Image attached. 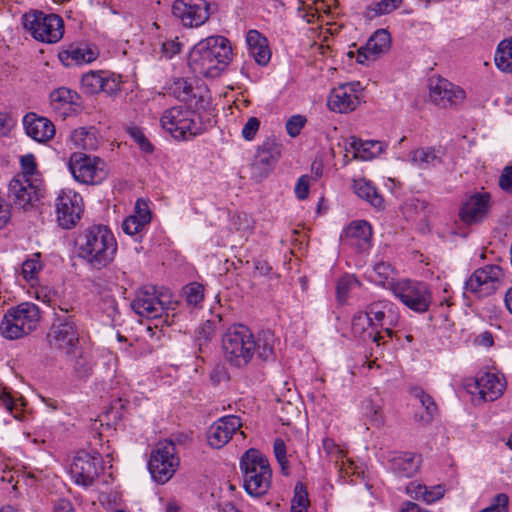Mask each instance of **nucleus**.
Instances as JSON below:
<instances>
[{
	"instance_id": "nucleus-1",
	"label": "nucleus",
	"mask_w": 512,
	"mask_h": 512,
	"mask_svg": "<svg viewBox=\"0 0 512 512\" xmlns=\"http://www.w3.org/2000/svg\"><path fill=\"white\" fill-rule=\"evenodd\" d=\"M271 337V335L266 337L261 349L247 326L233 324L222 334L221 347L224 359L231 366L242 368L251 362L258 348L259 356L266 360L273 355V346L269 343Z\"/></svg>"
},
{
	"instance_id": "nucleus-2",
	"label": "nucleus",
	"mask_w": 512,
	"mask_h": 512,
	"mask_svg": "<svg viewBox=\"0 0 512 512\" xmlns=\"http://www.w3.org/2000/svg\"><path fill=\"white\" fill-rule=\"evenodd\" d=\"M232 48L223 36H210L194 45L189 54V67L200 76L217 77L230 63Z\"/></svg>"
},
{
	"instance_id": "nucleus-3",
	"label": "nucleus",
	"mask_w": 512,
	"mask_h": 512,
	"mask_svg": "<svg viewBox=\"0 0 512 512\" xmlns=\"http://www.w3.org/2000/svg\"><path fill=\"white\" fill-rule=\"evenodd\" d=\"M160 127L175 141H190L203 134L211 125L210 119L189 105L179 104L165 109L159 118Z\"/></svg>"
},
{
	"instance_id": "nucleus-4",
	"label": "nucleus",
	"mask_w": 512,
	"mask_h": 512,
	"mask_svg": "<svg viewBox=\"0 0 512 512\" xmlns=\"http://www.w3.org/2000/svg\"><path fill=\"white\" fill-rule=\"evenodd\" d=\"M76 247L79 256L97 269L109 265L117 252L114 234L104 225L84 230L76 239Z\"/></svg>"
},
{
	"instance_id": "nucleus-5",
	"label": "nucleus",
	"mask_w": 512,
	"mask_h": 512,
	"mask_svg": "<svg viewBox=\"0 0 512 512\" xmlns=\"http://www.w3.org/2000/svg\"><path fill=\"white\" fill-rule=\"evenodd\" d=\"M53 349L67 356H78L74 369L82 377L91 370V364L79 352V331L71 316H57L47 335Z\"/></svg>"
},
{
	"instance_id": "nucleus-6",
	"label": "nucleus",
	"mask_w": 512,
	"mask_h": 512,
	"mask_svg": "<svg viewBox=\"0 0 512 512\" xmlns=\"http://www.w3.org/2000/svg\"><path fill=\"white\" fill-rule=\"evenodd\" d=\"M243 487L252 497L265 495L271 487L272 469L268 459L257 449L247 450L241 457Z\"/></svg>"
},
{
	"instance_id": "nucleus-7",
	"label": "nucleus",
	"mask_w": 512,
	"mask_h": 512,
	"mask_svg": "<svg viewBox=\"0 0 512 512\" xmlns=\"http://www.w3.org/2000/svg\"><path fill=\"white\" fill-rule=\"evenodd\" d=\"M40 321V311L37 305L23 302L5 313L1 324V335L9 340L22 338L34 331Z\"/></svg>"
},
{
	"instance_id": "nucleus-8",
	"label": "nucleus",
	"mask_w": 512,
	"mask_h": 512,
	"mask_svg": "<svg viewBox=\"0 0 512 512\" xmlns=\"http://www.w3.org/2000/svg\"><path fill=\"white\" fill-rule=\"evenodd\" d=\"M176 304L169 290L144 286L137 291L131 307L140 317L157 319L164 315L168 317L169 312L175 310Z\"/></svg>"
},
{
	"instance_id": "nucleus-9",
	"label": "nucleus",
	"mask_w": 512,
	"mask_h": 512,
	"mask_svg": "<svg viewBox=\"0 0 512 512\" xmlns=\"http://www.w3.org/2000/svg\"><path fill=\"white\" fill-rule=\"evenodd\" d=\"M23 24L35 40L43 43H57L64 35L63 19L56 14L32 11L24 15Z\"/></svg>"
},
{
	"instance_id": "nucleus-10",
	"label": "nucleus",
	"mask_w": 512,
	"mask_h": 512,
	"mask_svg": "<svg viewBox=\"0 0 512 512\" xmlns=\"http://www.w3.org/2000/svg\"><path fill=\"white\" fill-rule=\"evenodd\" d=\"M67 168L75 181L86 185L102 183L109 173L104 160L81 152L70 155Z\"/></svg>"
},
{
	"instance_id": "nucleus-11",
	"label": "nucleus",
	"mask_w": 512,
	"mask_h": 512,
	"mask_svg": "<svg viewBox=\"0 0 512 512\" xmlns=\"http://www.w3.org/2000/svg\"><path fill=\"white\" fill-rule=\"evenodd\" d=\"M392 294L403 305L416 313H425L432 303L430 286L423 281L401 279L392 286Z\"/></svg>"
},
{
	"instance_id": "nucleus-12",
	"label": "nucleus",
	"mask_w": 512,
	"mask_h": 512,
	"mask_svg": "<svg viewBox=\"0 0 512 512\" xmlns=\"http://www.w3.org/2000/svg\"><path fill=\"white\" fill-rule=\"evenodd\" d=\"M179 463L180 459L176 453L175 444L172 441L164 440L158 442L152 450L148 469L155 482L165 484L173 477Z\"/></svg>"
},
{
	"instance_id": "nucleus-13",
	"label": "nucleus",
	"mask_w": 512,
	"mask_h": 512,
	"mask_svg": "<svg viewBox=\"0 0 512 512\" xmlns=\"http://www.w3.org/2000/svg\"><path fill=\"white\" fill-rule=\"evenodd\" d=\"M506 386L505 376L493 371L479 372L465 383L466 390L475 404L497 400L503 395Z\"/></svg>"
},
{
	"instance_id": "nucleus-14",
	"label": "nucleus",
	"mask_w": 512,
	"mask_h": 512,
	"mask_svg": "<svg viewBox=\"0 0 512 512\" xmlns=\"http://www.w3.org/2000/svg\"><path fill=\"white\" fill-rule=\"evenodd\" d=\"M54 208L58 226L70 230L82 218L84 212L83 198L73 189H62L54 200Z\"/></svg>"
},
{
	"instance_id": "nucleus-15",
	"label": "nucleus",
	"mask_w": 512,
	"mask_h": 512,
	"mask_svg": "<svg viewBox=\"0 0 512 512\" xmlns=\"http://www.w3.org/2000/svg\"><path fill=\"white\" fill-rule=\"evenodd\" d=\"M503 270L498 265H486L476 269L465 282V293L481 298L493 294L501 285Z\"/></svg>"
},
{
	"instance_id": "nucleus-16",
	"label": "nucleus",
	"mask_w": 512,
	"mask_h": 512,
	"mask_svg": "<svg viewBox=\"0 0 512 512\" xmlns=\"http://www.w3.org/2000/svg\"><path fill=\"white\" fill-rule=\"evenodd\" d=\"M364 87L359 81H352L333 88L328 96L327 106L336 113L354 111L361 103Z\"/></svg>"
},
{
	"instance_id": "nucleus-17",
	"label": "nucleus",
	"mask_w": 512,
	"mask_h": 512,
	"mask_svg": "<svg viewBox=\"0 0 512 512\" xmlns=\"http://www.w3.org/2000/svg\"><path fill=\"white\" fill-rule=\"evenodd\" d=\"M372 246V227L365 220H355L340 235V247L344 252L361 254Z\"/></svg>"
},
{
	"instance_id": "nucleus-18",
	"label": "nucleus",
	"mask_w": 512,
	"mask_h": 512,
	"mask_svg": "<svg viewBox=\"0 0 512 512\" xmlns=\"http://www.w3.org/2000/svg\"><path fill=\"white\" fill-rule=\"evenodd\" d=\"M101 469V455L96 451L82 450L74 456L69 472L77 485L87 487L95 481Z\"/></svg>"
},
{
	"instance_id": "nucleus-19",
	"label": "nucleus",
	"mask_w": 512,
	"mask_h": 512,
	"mask_svg": "<svg viewBox=\"0 0 512 512\" xmlns=\"http://www.w3.org/2000/svg\"><path fill=\"white\" fill-rule=\"evenodd\" d=\"M172 13L185 27L196 28L209 19L210 5L206 0H175Z\"/></svg>"
},
{
	"instance_id": "nucleus-20",
	"label": "nucleus",
	"mask_w": 512,
	"mask_h": 512,
	"mask_svg": "<svg viewBox=\"0 0 512 512\" xmlns=\"http://www.w3.org/2000/svg\"><path fill=\"white\" fill-rule=\"evenodd\" d=\"M41 195V181L26 179L25 176H15L9 183V197L19 208L33 206Z\"/></svg>"
},
{
	"instance_id": "nucleus-21",
	"label": "nucleus",
	"mask_w": 512,
	"mask_h": 512,
	"mask_svg": "<svg viewBox=\"0 0 512 512\" xmlns=\"http://www.w3.org/2000/svg\"><path fill=\"white\" fill-rule=\"evenodd\" d=\"M466 98L465 91L445 78H436L430 81L429 99L442 108L461 104Z\"/></svg>"
},
{
	"instance_id": "nucleus-22",
	"label": "nucleus",
	"mask_w": 512,
	"mask_h": 512,
	"mask_svg": "<svg viewBox=\"0 0 512 512\" xmlns=\"http://www.w3.org/2000/svg\"><path fill=\"white\" fill-rule=\"evenodd\" d=\"M98 57L97 47L85 43H71L58 53L59 61L67 68L91 64Z\"/></svg>"
},
{
	"instance_id": "nucleus-23",
	"label": "nucleus",
	"mask_w": 512,
	"mask_h": 512,
	"mask_svg": "<svg viewBox=\"0 0 512 512\" xmlns=\"http://www.w3.org/2000/svg\"><path fill=\"white\" fill-rule=\"evenodd\" d=\"M372 316L374 328L382 327L389 337L393 335V327H396L400 312L398 307L389 300H378L368 305Z\"/></svg>"
},
{
	"instance_id": "nucleus-24",
	"label": "nucleus",
	"mask_w": 512,
	"mask_h": 512,
	"mask_svg": "<svg viewBox=\"0 0 512 512\" xmlns=\"http://www.w3.org/2000/svg\"><path fill=\"white\" fill-rule=\"evenodd\" d=\"M241 426L240 418L235 415H228L218 419L208 429V444L216 449L222 448Z\"/></svg>"
},
{
	"instance_id": "nucleus-25",
	"label": "nucleus",
	"mask_w": 512,
	"mask_h": 512,
	"mask_svg": "<svg viewBox=\"0 0 512 512\" xmlns=\"http://www.w3.org/2000/svg\"><path fill=\"white\" fill-rule=\"evenodd\" d=\"M390 44L391 38L388 31L379 29L368 39L365 46L357 50L356 61L360 64L374 61L389 50Z\"/></svg>"
},
{
	"instance_id": "nucleus-26",
	"label": "nucleus",
	"mask_w": 512,
	"mask_h": 512,
	"mask_svg": "<svg viewBox=\"0 0 512 512\" xmlns=\"http://www.w3.org/2000/svg\"><path fill=\"white\" fill-rule=\"evenodd\" d=\"M26 134L39 143H47L55 135V125L46 117L28 113L23 118Z\"/></svg>"
},
{
	"instance_id": "nucleus-27",
	"label": "nucleus",
	"mask_w": 512,
	"mask_h": 512,
	"mask_svg": "<svg viewBox=\"0 0 512 512\" xmlns=\"http://www.w3.org/2000/svg\"><path fill=\"white\" fill-rule=\"evenodd\" d=\"M77 92L60 87L50 93V108L59 117L66 118L75 113L79 105Z\"/></svg>"
},
{
	"instance_id": "nucleus-28",
	"label": "nucleus",
	"mask_w": 512,
	"mask_h": 512,
	"mask_svg": "<svg viewBox=\"0 0 512 512\" xmlns=\"http://www.w3.org/2000/svg\"><path fill=\"white\" fill-rule=\"evenodd\" d=\"M489 200L487 193H477L467 198L460 208L459 216L461 220L466 224L483 220L489 210Z\"/></svg>"
},
{
	"instance_id": "nucleus-29",
	"label": "nucleus",
	"mask_w": 512,
	"mask_h": 512,
	"mask_svg": "<svg viewBox=\"0 0 512 512\" xmlns=\"http://www.w3.org/2000/svg\"><path fill=\"white\" fill-rule=\"evenodd\" d=\"M389 469L399 477H412L420 467L421 457L412 452H392L388 456Z\"/></svg>"
},
{
	"instance_id": "nucleus-30",
	"label": "nucleus",
	"mask_w": 512,
	"mask_h": 512,
	"mask_svg": "<svg viewBox=\"0 0 512 512\" xmlns=\"http://www.w3.org/2000/svg\"><path fill=\"white\" fill-rule=\"evenodd\" d=\"M151 219L152 213L148 202L139 199L135 203L134 213L123 221L122 230L130 236L138 235L149 225Z\"/></svg>"
},
{
	"instance_id": "nucleus-31",
	"label": "nucleus",
	"mask_w": 512,
	"mask_h": 512,
	"mask_svg": "<svg viewBox=\"0 0 512 512\" xmlns=\"http://www.w3.org/2000/svg\"><path fill=\"white\" fill-rule=\"evenodd\" d=\"M100 137L95 127H78L74 129L68 139L71 149L94 151L98 148Z\"/></svg>"
},
{
	"instance_id": "nucleus-32",
	"label": "nucleus",
	"mask_w": 512,
	"mask_h": 512,
	"mask_svg": "<svg viewBox=\"0 0 512 512\" xmlns=\"http://www.w3.org/2000/svg\"><path fill=\"white\" fill-rule=\"evenodd\" d=\"M365 276L371 283L390 291H392V286L397 282L395 281V270L393 267L382 260L375 262L371 268L367 269Z\"/></svg>"
},
{
	"instance_id": "nucleus-33",
	"label": "nucleus",
	"mask_w": 512,
	"mask_h": 512,
	"mask_svg": "<svg viewBox=\"0 0 512 512\" xmlns=\"http://www.w3.org/2000/svg\"><path fill=\"white\" fill-rule=\"evenodd\" d=\"M249 54L259 65H266L271 58L267 39L257 30H249L246 35Z\"/></svg>"
},
{
	"instance_id": "nucleus-34",
	"label": "nucleus",
	"mask_w": 512,
	"mask_h": 512,
	"mask_svg": "<svg viewBox=\"0 0 512 512\" xmlns=\"http://www.w3.org/2000/svg\"><path fill=\"white\" fill-rule=\"evenodd\" d=\"M407 161L417 168L427 169L442 162L441 152L432 148H421L411 151Z\"/></svg>"
},
{
	"instance_id": "nucleus-35",
	"label": "nucleus",
	"mask_w": 512,
	"mask_h": 512,
	"mask_svg": "<svg viewBox=\"0 0 512 512\" xmlns=\"http://www.w3.org/2000/svg\"><path fill=\"white\" fill-rule=\"evenodd\" d=\"M281 156V145L276 142H268L263 144L256 152L254 167L262 166L264 172L267 174L271 166Z\"/></svg>"
},
{
	"instance_id": "nucleus-36",
	"label": "nucleus",
	"mask_w": 512,
	"mask_h": 512,
	"mask_svg": "<svg viewBox=\"0 0 512 512\" xmlns=\"http://www.w3.org/2000/svg\"><path fill=\"white\" fill-rule=\"evenodd\" d=\"M353 190L355 194L360 197L361 199H364L368 203H370L375 208H381L383 205V199L378 194L375 186L373 183L364 178V177H357L353 180Z\"/></svg>"
},
{
	"instance_id": "nucleus-37",
	"label": "nucleus",
	"mask_w": 512,
	"mask_h": 512,
	"mask_svg": "<svg viewBox=\"0 0 512 512\" xmlns=\"http://www.w3.org/2000/svg\"><path fill=\"white\" fill-rule=\"evenodd\" d=\"M415 396L420 405L414 414V419L416 422L426 425L433 420L437 406L433 399L422 390H416Z\"/></svg>"
},
{
	"instance_id": "nucleus-38",
	"label": "nucleus",
	"mask_w": 512,
	"mask_h": 512,
	"mask_svg": "<svg viewBox=\"0 0 512 512\" xmlns=\"http://www.w3.org/2000/svg\"><path fill=\"white\" fill-rule=\"evenodd\" d=\"M354 156L362 161H370L381 155L386 145L381 141H356L353 140Z\"/></svg>"
},
{
	"instance_id": "nucleus-39",
	"label": "nucleus",
	"mask_w": 512,
	"mask_h": 512,
	"mask_svg": "<svg viewBox=\"0 0 512 512\" xmlns=\"http://www.w3.org/2000/svg\"><path fill=\"white\" fill-rule=\"evenodd\" d=\"M494 64L503 73H512V37L503 39L496 47Z\"/></svg>"
},
{
	"instance_id": "nucleus-40",
	"label": "nucleus",
	"mask_w": 512,
	"mask_h": 512,
	"mask_svg": "<svg viewBox=\"0 0 512 512\" xmlns=\"http://www.w3.org/2000/svg\"><path fill=\"white\" fill-rule=\"evenodd\" d=\"M359 411L365 422L380 426L383 423V413L381 405L370 399L365 398L360 402Z\"/></svg>"
},
{
	"instance_id": "nucleus-41",
	"label": "nucleus",
	"mask_w": 512,
	"mask_h": 512,
	"mask_svg": "<svg viewBox=\"0 0 512 512\" xmlns=\"http://www.w3.org/2000/svg\"><path fill=\"white\" fill-rule=\"evenodd\" d=\"M40 254L35 253L27 258L21 265L20 276L29 284L38 281V275L43 269V263Z\"/></svg>"
},
{
	"instance_id": "nucleus-42",
	"label": "nucleus",
	"mask_w": 512,
	"mask_h": 512,
	"mask_svg": "<svg viewBox=\"0 0 512 512\" xmlns=\"http://www.w3.org/2000/svg\"><path fill=\"white\" fill-rule=\"evenodd\" d=\"M403 0H380L371 3L365 10V17L367 19H374L382 15L390 14L396 10Z\"/></svg>"
},
{
	"instance_id": "nucleus-43",
	"label": "nucleus",
	"mask_w": 512,
	"mask_h": 512,
	"mask_svg": "<svg viewBox=\"0 0 512 512\" xmlns=\"http://www.w3.org/2000/svg\"><path fill=\"white\" fill-rule=\"evenodd\" d=\"M0 406L9 412L15 419L21 420V408L23 402L20 398H14L5 388L0 387Z\"/></svg>"
},
{
	"instance_id": "nucleus-44",
	"label": "nucleus",
	"mask_w": 512,
	"mask_h": 512,
	"mask_svg": "<svg viewBox=\"0 0 512 512\" xmlns=\"http://www.w3.org/2000/svg\"><path fill=\"white\" fill-rule=\"evenodd\" d=\"M104 72L90 71L83 75L81 79V87L87 94H96L103 89Z\"/></svg>"
},
{
	"instance_id": "nucleus-45",
	"label": "nucleus",
	"mask_w": 512,
	"mask_h": 512,
	"mask_svg": "<svg viewBox=\"0 0 512 512\" xmlns=\"http://www.w3.org/2000/svg\"><path fill=\"white\" fill-rule=\"evenodd\" d=\"M351 327L353 333L357 336L364 334L368 328L374 327L372 316L368 308L365 311H358L353 315Z\"/></svg>"
},
{
	"instance_id": "nucleus-46",
	"label": "nucleus",
	"mask_w": 512,
	"mask_h": 512,
	"mask_svg": "<svg viewBox=\"0 0 512 512\" xmlns=\"http://www.w3.org/2000/svg\"><path fill=\"white\" fill-rule=\"evenodd\" d=\"M27 293L30 297L35 298L45 304H51L56 295L52 288L46 285H41L38 283V281L36 283L30 284Z\"/></svg>"
},
{
	"instance_id": "nucleus-47",
	"label": "nucleus",
	"mask_w": 512,
	"mask_h": 512,
	"mask_svg": "<svg viewBox=\"0 0 512 512\" xmlns=\"http://www.w3.org/2000/svg\"><path fill=\"white\" fill-rule=\"evenodd\" d=\"M360 285L358 279L354 275L347 274L341 277L337 282L336 294L339 302H345L350 290Z\"/></svg>"
},
{
	"instance_id": "nucleus-48",
	"label": "nucleus",
	"mask_w": 512,
	"mask_h": 512,
	"mask_svg": "<svg viewBox=\"0 0 512 512\" xmlns=\"http://www.w3.org/2000/svg\"><path fill=\"white\" fill-rule=\"evenodd\" d=\"M308 504V493L304 486L298 483L295 486L294 496L291 501V512H307Z\"/></svg>"
},
{
	"instance_id": "nucleus-49",
	"label": "nucleus",
	"mask_w": 512,
	"mask_h": 512,
	"mask_svg": "<svg viewBox=\"0 0 512 512\" xmlns=\"http://www.w3.org/2000/svg\"><path fill=\"white\" fill-rule=\"evenodd\" d=\"M21 173L16 176H25L26 179H39L35 156L26 154L20 157Z\"/></svg>"
},
{
	"instance_id": "nucleus-50",
	"label": "nucleus",
	"mask_w": 512,
	"mask_h": 512,
	"mask_svg": "<svg viewBox=\"0 0 512 512\" xmlns=\"http://www.w3.org/2000/svg\"><path fill=\"white\" fill-rule=\"evenodd\" d=\"M446 491V486L443 484H437L433 486L425 485V489L423 490L422 502H424L427 505H431L437 502L438 500L442 499Z\"/></svg>"
},
{
	"instance_id": "nucleus-51",
	"label": "nucleus",
	"mask_w": 512,
	"mask_h": 512,
	"mask_svg": "<svg viewBox=\"0 0 512 512\" xmlns=\"http://www.w3.org/2000/svg\"><path fill=\"white\" fill-rule=\"evenodd\" d=\"M204 288L199 283H191L184 289L186 301L189 305L198 306L203 300Z\"/></svg>"
},
{
	"instance_id": "nucleus-52",
	"label": "nucleus",
	"mask_w": 512,
	"mask_h": 512,
	"mask_svg": "<svg viewBox=\"0 0 512 512\" xmlns=\"http://www.w3.org/2000/svg\"><path fill=\"white\" fill-rule=\"evenodd\" d=\"M306 123L307 118L304 115L296 114L291 116L285 125L287 134L292 138L297 137L305 127Z\"/></svg>"
},
{
	"instance_id": "nucleus-53",
	"label": "nucleus",
	"mask_w": 512,
	"mask_h": 512,
	"mask_svg": "<svg viewBox=\"0 0 512 512\" xmlns=\"http://www.w3.org/2000/svg\"><path fill=\"white\" fill-rule=\"evenodd\" d=\"M127 133L130 137L139 145V147L145 152H151L153 147L151 143L146 138L142 128L138 126H128Z\"/></svg>"
},
{
	"instance_id": "nucleus-54",
	"label": "nucleus",
	"mask_w": 512,
	"mask_h": 512,
	"mask_svg": "<svg viewBox=\"0 0 512 512\" xmlns=\"http://www.w3.org/2000/svg\"><path fill=\"white\" fill-rule=\"evenodd\" d=\"M509 498L504 493L497 494L490 505L479 512H508Z\"/></svg>"
},
{
	"instance_id": "nucleus-55",
	"label": "nucleus",
	"mask_w": 512,
	"mask_h": 512,
	"mask_svg": "<svg viewBox=\"0 0 512 512\" xmlns=\"http://www.w3.org/2000/svg\"><path fill=\"white\" fill-rule=\"evenodd\" d=\"M274 454L281 466L282 472L284 474H288V460H287V452L285 442L277 438L274 442Z\"/></svg>"
},
{
	"instance_id": "nucleus-56",
	"label": "nucleus",
	"mask_w": 512,
	"mask_h": 512,
	"mask_svg": "<svg viewBox=\"0 0 512 512\" xmlns=\"http://www.w3.org/2000/svg\"><path fill=\"white\" fill-rule=\"evenodd\" d=\"M336 465L339 467L343 477L350 478L354 475L360 474L359 467L351 459H349L345 453L344 457L341 456L339 458V462L336 463Z\"/></svg>"
},
{
	"instance_id": "nucleus-57",
	"label": "nucleus",
	"mask_w": 512,
	"mask_h": 512,
	"mask_svg": "<svg viewBox=\"0 0 512 512\" xmlns=\"http://www.w3.org/2000/svg\"><path fill=\"white\" fill-rule=\"evenodd\" d=\"M121 79L120 76L114 74H108L104 72L103 75V89L101 92L107 94H114L120 90Z\"/></svg>"
},
{
	"instance_id": "nucleus-58",
	"label": "nucleus",
	"mask_w": 512,
	"mask_h": 512,
	"mask_svg": "<svg viewBox=\"0 0 512 512\" xmlns=\"http://www.w3.org/2000/svg\"><path fill=\"white\" fill-rule=\"evenodd\" d=\"M260 127V121L256 117L247 120L242 129V136L245 140L251 141L255 138Z\"/></svg>"
},
{
	"instance_id": "nucleus-59",
	"label": "nucleus",
	"mask_w": 512,
	"mask_h": 512,
	"mask_svg": "<svg viewBox=\"0 0 512 512\" xmlns=\"http://www.w3.org/2000/svg\"><path fill=\"white\" fill-rule=\"evenodd\" d=\"M181 44L178 39L166 40L161 43V53L166 59L172 58L174 55L180 52Z\"/></svg>"
},
{
	"instance_id": "nucleus-60",
	"label": "nucleus",
	"mask_w": 512,
	"mask_h": 512,
	"mask_svg": "<svg viewBox=\"0 0 512 512\" xmlns=\"http://www.w3.org/2000/svg\"><path fill=\"white\" fill-rule=\"evenodd\" d=\"M424 489H425V484H423L419 481H411L406 485L404 492L406 493L407 496H409L413 500L422 501Z\"/></svg>"
},
{
	"instance_id": "nucleus-61",
	"label": "nucleus",
	"mask_w": 512,
	"mask_h": 512,
	"mask_svg": "<svg viewBox=\"0 0 512 512\" xmlns=\"http://www.w3.org/2000/svg\"><path fill=\"white\" fill-rule=\"evenodd\" d=\"M294 191L298 199H306L309 194V177L306 175L301 176L295 185Z\"/></svg>"
},
{
	"instance_id": "nucleus-62",
	"label": "nucleus",
	"mask_w": 512,
	"mask_h": 512,
	"mask_svg": "<svg viewBox=\"0 0 512 512\" xmlns=\"http://www.w3.org/2000/svg\"><path fill=\"white\" fill-rule=\"evenodd\" d=\"M323 447L329 455L335 457L336 463L339 462V458L341 456L344 457L345 452L342 449H340L337 445H335V443L331 439H325L323 441Z\"/></svg>"
},
{
	"instance_id": "nucleus-63",
	"label": "nucleus",
	"mask_w": 512,
	"mask_h": 512,
	"mask_svg": "<svg viewBox=\"0 0 512 512\" xmlns=\"http://www.w3.org/2000/svg\"><path fill=\"white\" fill-rule=\"evenodd\" d=\"M499 186L502 190L511 192L512 191V167H506L500 178H499Z\"/></svg>"
},
{
	"instance_id": "nucleus-64",
	"label": "nucleus",
	"mask_w": 512,
	"mask_h": 512,
	"mask_svg": "<svg viewBox=\"0 0 512 512\" xmlns=\"http://www.w3.org/2000/svg\"><path fill=\"white\" fill-rule=\"evenodd\" d=\"M398 512H432L428 509H425V508H422L420 505H418L417 503L413 502V501H404Z\"/></svg>"
}]
</instances>
